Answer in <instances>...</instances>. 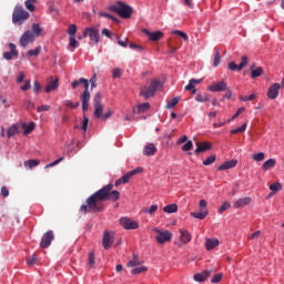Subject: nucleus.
<instances>
[{
    "mask_svg": "<svg viewBox=\"0 0 284 284\" xmlns=\"http://www.w3.org/2000/svg\"><path fill=\"white\" fill-rule=\"evenodd\" d=\"M253 161H264L265 160V153L260 152L252 155Z\"/></svg>",
    "mask_w": 284,
    "mask_h": 284,
    "instance_id": "47",
    "label": "nucleus"
},
{
    "mask_svg": "<svg viewBox=\"0 0 284 284\" xmlns=\"http://www.w3.org/2000/svg\"><path fill=\"white\" fill-rule=\"evenodd\" d=\"M280 90H281V84L280 83L272 84L268 88V91H267L268 99H271L272 101H274V99H278Z\"/></svg>",
    "mask_w": 284,
    "mask_h": 284,
    "instance_id": "15",
    "label": "nucleus"
},
{
    "mask_svg": "<svg viewBox=\"0 0 284 284\" xmlns=\"http://www.w3.org/2000/svg\"><path fill=\"white\" fill-rule=\"evenodd\" d=\"M163 212H165L166 214H174V212H179V205L169 204L163 207Z\"/></svg>",
    "mask_w": 284,
    "mask_h": 284,
    "instance_id": "31",
    "label": "nucleus"
},
{
    "mask_svg": "<svg viewBox=\"0 0 284 284\" xmlns=\"http://www.w3.org/2000/svg\"><path fill=\"white\" fill-rule=\"evenodd\" d=\"M245 130H247V123H244L242 126H239L237 129L231 130V134H239L245 132Z\"/></svg>",
    "mask_w": 284,
    "mask_h": 284,
    "instance_id": "44",
    "label": "nucleus"
},
{
    "mask_svg": "<svg viewBox=\"0 0 284 284\" xmlns=\"http://www.w3.org/2000/svg\"><path fill=\"white\" fill-rule=\"evenodd\" d=\"M114 243V233H110L109 231H104L102 237V245L104 250H110Z\"/></svg>",
    "mask_w": 284,
    "mask_h": 284,
    "instance_id": "10",
    "label": "nucleus"
},
{
    "mask_svg": "<svg viewBox=\"0 0 284 284\" xmlns=\"http://www.w3.org/2000/svg\"><path fill=\"white\" fill-rule=\"evenodd\" d=\"M245 112V106H242L240 109H237V111L235 112V114L229 120L230 121H234V119H237V116H241V113Z\"/></svg>",
    "mask_w": 284,
    "mask_h": 284,
    "instance_id": "58",
    "label": "nucleus"
},
{
    "mask_svg": "<svg viewBox=\"0 0 284 284\" xmlns=\"http://www.w3.org/2000/svg\"><path fill=\"white\" fill-rule=\"evenodd\" d=\"M153 232L158 234L155 236V241L159 243V245H165V243H170L172 241V232L170 231H161L159 229H154Z\"/></svg>",
    "mask_w": 284,
    "mask_h": 284,
    "instance_id": "6",
    "label": "nucleus"
},
{
    "mask_svg": "<svg viewBox=\"0 0 284 284\" xmlns=\"http://www.w3.org/2000/svg\"><path fill=\"white\" fill-rule=\"evenodd\" d=\"M194 148V143L192 142V140H189L183 146L182 150L183 152H190V150Z\"/></svg>",
    "mask_w": 284,
    "mask_h": 284,
    "instance_id": "51",
    "label": "nucleus"
},
{
    "mask_svg": "<svg viewBox=\"0 0 284 284\" xmlns=\"http://www.w3.org/2000/svg\"><path fill=\"white\" fill-rule=\"evenodd\" d=\"M30 19V13L23 9V7L17 6L12 13L13 23H23V21Z\"/></svg>",
    "mask_w": 284,
    "mask_h": 284,
    "instance_id": "5",
    "label": "nucleus"
},
{
    "mask_svg": "<svg viewBox=\"0 0 284 284\" xmlns=\"http://www.w3.org/2000/svg\"><path fill=\"white\" fill-rule=\"evenodd\" d=\"M230 207H232V204L230 202H224L219 209L220 214H223V212H226Z\"/></svg>",
    "mask_w": 284,
    "mask_h": 284,
    "instance_id": "48",
    "label": "nucleus"
},
{
    "mask_svg": "<svg viewBox=\"0 0 284 284\" xmlns=\"http://www.w3.org/2000/svg\"><path fill=\"white\" fill-rule=\"evenodd\" d=\"M251 70H252V72H251L252 79H256V78L261 77V74H263V69L261 67L254 69V65H253V67H251Z\"/></svg>",
    "mask_w": 284,
    "mask_h": 284,
    "instance_id": "34",
    "label": "nucleus"
},
{
    "mask_svg": "<svg viewBox=\"0 0 284 284\" xmlns=\"http://www.w3.org/2000/svg\"><path fill=\"white\" fill-rule=\"evenodd\" d=\"M149 108H151L149 102L141 103L136 106V109H133V112H136L138 114H143L144 112H148Z\"/></svg>",
    "mask_w": 284,
    "mask_h": 284,
    "instance_id": "29",
    "label": "nucleus"
},
{
    "mask_svg": "<svg viewBox=\"0 0 284 284\" xmlns=\"http://www.w3.org/2000/svg\"><path fill=\"white\" fill-rule=\"evenodd\" d=\"M64 105H67V108H71L72 110H75V108H79V102L73 104L71 100H65Z\"/></svg>",
    "mask_w": 284,
    "mask_h": 284,
    "instance_id": "60",
    "label": "nucleus"
},
{
    "mask_svg": "<svg viewBox=\"0 0 284 284\" xmlns=\"http://www.w3.org/2000/svg\"><path fill=\"white\" fill-rule=\"evenodd\" d=\"M52 241H54V232L48 231L41 239L40 247H42V250H47L49 245H52Z\"/></svg>",
    "mask_w": 284,
    "mask_h": 284,
    "instance_id": "9",
    "label": "nucleus"
},
{
    "mask_svg": "<svg viewBox=\"0 0 284 284\" xmlns=\"http://www.w3.org/2000/svg\"><path fill=\"white\" fill-rule=\"evenodd\" d=\"M90 88L84 89L82 94L80 95V100L82 101V111L88 112L90 108Z\"/></svg>",
    "mask_w": 284,
    "mask_h": 284,
    "instance_id": "11",
    "label": "nucleus"
},
{
    "mask_svg": "<svg viewBox=\"0 0 284 284\" xmlns=\"http://www.w3.org/2000/svg\"><path fill=\"white\" fill-rule=\"evenodd\" d=\"M252 203V197H241L234 202L235 210H239L240 207H245V205H250Z\"/></svg>",
    "mask_w": 284,
    "mask_h": 284,
    "instance_id": "18",
    "label": "nucleus"
},
{
    "mask_svg": "<svg viewBox=\"0 0 284 284\" xmlns=\"http://www.w3.org/2000/svg\"><path fill=\"white\" fill-rule=\"evenodd\" d=\"M93 108H94V116L95 119H101V116H103V103H101V93L98 92L95 93L94 98H93Z\"/></svg>",
    "mask_w": 284,
    "mask_h": 284,
    "instance_id": "7",
    "label": "nucleus"
},
{
    "mask_svg": "<svg viewBox=\"0 0 284 284\" xmlns=\"http://www.w3.org/2000/svg\"><path fill=\"white\" fill-rule=\"evenodd\" d=\"M34 3H37V0H27L24 2V6H26L27 10H29V12H34V10H36Z\"/></svg>",
    "mask_w": 284,
    "mask_h": 284,
    "instance_id": "36",
    "label": "nucleus"
},
{
    "mask_svg": "<svg viewBox=\"0 0 284 284\" xmlns=\"http://www.w3.org/2000/svg\"><path fill=\"white\" fill-rule=\"evenodd\" d=\"M145 36H148L149 41H161L164 34L163 31H150L148 29H143L142 31Z\"/></svg>",
    "mask_w": 284,
    "mask_h": 284,
    "instance_id": "12",
    "label": "nucleus"
},
{
    "mask_svg": "<svg viewBox=\"0 0 284 284\" xmlns=\"http://www.w3.org/2000/svg\"><path fill=\"white\" fill-rule=\"evenodd\" d=\"M68 34L69 37H73L74 34H77V24L69 26Z\"/></svg>",
    "mask_w": 284,
    "mask_h": 284,
    "instance_id": "57",
    "label": "nucleus"
},
{
    "mask_svg": "<svg viewBox=\"0 0 284 284\" xmlns=\"http://www.w3.org/2000/svg\"><path fill=\"white\" fill-rule=\"evenodd\" d=\"M31 88H32V84H31L30 80H27L24 85L21 87V90L23 92H28V90H30Z\"/></svg>",
    "mask_w": 284,
    "mask_h": 284,
    "instance_id": "63",
    "label": "nucleus"
},
{
    "mask_svg": "<svg viewBox=\"0 0 284 284\" xmlns=\"http://www.w3.org/2000/svg\"><path fill=\"white\" fill-rule=\"evenodd\" d=\"M207 214H209L207 210H201V212H192L191 216H193V219H199L200 221H203L205 220Z\"/></svg>",
    "mask_w": 284,
    "mask_h": 284,
    "instance_id": "30",
    "label": "nucleus"
},
{
    "mask_svg": "<svg viewBox=\"0 0 284 284\" xmlns=\"http://www.w3.org/2000/svg\"><path fill=\"white\" fill-rule=\"evenodd\" d=\"M128 267H138V265H141V261L134 256L131 261L128 262Z\"/></svg>",
    "mask_w": 284,
    "mask_h": 284,
    "instance_id": "43",
    "label": "nucleus"
},
{
    "mask_svg": "<svg viewBox=\"0 0 284 284\" xmlns=\"http://www.w3.org/2000/svg\"><path fill=\"white\" fill-rule=\"evenodd\" d=\"M229 70H231V72H239V64H236V62H230L227 65Z\"/></svg>",
    "mask_w": 284,
    "mask_h": 284,
    "instance_id": "61",
    "label": "nucleus"
},
{
    "mask_svg": "<svg viewBox=\"0 0 284 284\" xmlns=\"http://www.w3.org/2000/svg\"><path fill=\"white\" fill-rule=\"evenodd\" d=\"M79 85H83L84 90L90 88V83L85 78H80L79 80H74L71 82V88H73V90H75V88H79Z\"/></svg>",
    "mask_w": 284,
    "mask_h": 284,
    "instance_id": "23",
    "label": "nucleus"
},
{
    "mask_svg": "<svg viewBox=\"0 0 284 284\" xmlns=\"http://www.w3.org/2000/svg\"><path fill=\"white\" fill-rule=\"evenodd\" d=\"M161 88V81L153 80L149 87H143L140 91V97H143L144 99H150V97H154V93L156 90Z\"/></svg>",
    "mask_w": 284,
    "mask_h": 284,
    "instance_id": "4",
    "label": "nucleus"
},
{
    "mask_svg": "<svg viewBox=\"0 0 284 284\" xmlns=\"http://www.w3.org/2000/svg\"><path fill=\"white\" fill-rule=\"evenodd\" d=\"M37 261H39V257L33 254L27 260V265H29V267H32V265H37Z\"/></svg>",
    "mask_w": 284,
    "mask_h": 284,
    "instance_id": "42",
    "label": "nucleus"
},
{
    "mask_svg": "<svg viewBox=\"0 0 284 284\" xmlns=\"http://www.w3.org/2000/svg\"><path fill=\"white\" fill-rule=\"evenodd\" d=\"M141 172H143V168H136L132 171H130L129 173L124 174L121 179L123 183H128L130 181V179H132V176H135V174H141Z\"/></svg>",
    "mask_w": 284,
    "mask_h": 284,
    "instance_id": "20",
    "label": "nucleus"
},
{
    "mask_svg": "<svg viewBox=\"0 0 284 284\" xmlns=\"http://www.w3.org/2000/svg\"><path fill=\"white\" fill-rule=\"evenodd\" d=\"M59 89V79L51 80L47 85H45V92L50 93L52 90H58Z\"/></svg>",
    "mask_w": 284,
    "mask_h": 284,
    "instance_id": "26",
    "label": "nucleus"
},
{
    "mask_svg": "<svg viewBox=\"0 0 284 284\" xmlns=\"http://www.w3.org/2000/svg\"><path fill=\"white\" fill-rule=\"evenodd\" d=\"M195 101H197V103H206V101H210V95H207V93H199L195 97Z\"/></svg>",
    "mask_w": 284,
    "mask_h": 284,
    "instance_id": "33",
    "label": "nucleus"
},
{
    "mask_svg": "<svg viewBox=\"0 0 284 284\" xmlns=\"http://www.w3.org/2000/svg\"><path fill=\"white\" fill-rule=\"evenodd\" d=\"M247 63H250V59H247V55H243L242 62L239 64V72H241V70H243V68H245Z\"/></svg>",
    "mask_w": 284,
    "mask_h": 284,
    "instance_id": "45",
    "label": "nucleus"
},
{
    "mask_svg": "<svg viewBox=\"0 0 284 284\" xmlns=\"http://www.w3.org/2000/svg\"><path fill=\"white\" fill-rule=\"evenodd\" d=\"M237 163L239 161L236 160H230L219 165L217 170L219 172H222L223 170H232V168H236Z\"/></svg>",
    "mask_w": 284,
    "mask_h": 284,
    "instance_id": "19",
    "label": "nucleus"
},
{
    "mask_svg": "<svg viewBox=\"0 0 284 284\" xmlns=\"http://www.w3.org/2000/svg\"><path fill=\"white\" fill-rule=\"evenodd\" d=\"M184 90L186 92H192V94H196V87H194V84H191V82H189V84L184 88Z\"/></svg>",
    "mask_w": 284,
    "mask_h": 284,
    "instance_id": "56",
    "label": "nucleus"
},
{
    "mask_svg": "<svg viewBox=\"0 0 284 284\" xmlns=\"http://www.w3.org/2000/svg\"><path fill=\"white\" fill-rule=\"evenodd\" d=\"M143 272H148L146 266H138L131 271V274H143Z\"/></svg>",
    "mask_w": 284,
    "mask_h": 284,
    "instance_id": "46",
    "label": "nucleus"
},
{
    "mask_svg": "<svg viewBox=\"0 0 284 284\" xmlns=\"http://www.w3.org/2000/svg\"><path fill=\"white\" fill-rule=\"evenodd\" d=\"M83 37H89V39L91 41H93V43H99V30L94 29V28H88L84 32H83Z\"/></svg>",
    "mask_w": 284,
    "mask_h": 284,
    "instance_id": "13",
    "label": "nucleus"
},
{
    "mask_svg": "<svg viewBox=\"0 0 284 284\" xmlns=\"http://www.w3.org/2000/svg\"><path fill=\"white\" fill-rule=\"evenodd\" d=\"M109 10L111 12H115V14H119V17H121V19H130L132 17V12H134L132 7L125 4L121 1H118L116 4L110 6Z\"/></svg>",
    "mask_w": 284,
    "mask_h": 284,
    "instance_id": "3",
    "label": "nucleus"
},
{
    "mask_svg": "<svg viewBox=\"0 0 284 284\" xmlns=\"http://www.w3.org/2000/svg\"><path fill=\"white\" fill-rule=\"evenodd\" d=\"M144 156H154L156 154V146L152 143L148 144L143 149Z\"/></svg>",
    "mask_w": 284,
    "mask_h": 284,
    "instance_id": "24",
    "label": "nucleus"
},
{
    "mask_svg": "<svg viewBox=\"0 0 284 284\" xmlns=\"http://www.w3.org/2000/svg\"><path fill=\"white\" fill-rule=\"evenodd\" d=\"M159 210V205L153 204L150 207L142 209L143 214H150L151 216L155 214V212Z\"/></svg>",
    "mask_w": 284,
    "mask_h": 284,
    "instance_id": "32",
    "label": "nucleus"
},
{
    "mask_svg": "<svg viewBox=\"0 0 284 284\" xmlns=\"http://www.w3.org/2000/svg\"><path fill=\"white\" fill-rule=\"evenodd\" d=\"M99 17H104V19H111V21H114L115 23H119V19L114 18L112 14L100 11Z\"/></svg>",
    "mask_w": 284,
    "mask_h": 284,
    "instance_id": "41",
    "label": "nucleus"
},
{
    "mask_svg": "<svg viewBox=\"0 0 284 284\" xmlns=\"http://www.w3.org/2000/svg\"><path fill=\"white\" fill-rule=\"evenodd\" d=\"M180 234H181L180 241L184 245H187V243H190V241H192V234H190V232H187L186 230L181 229Z\"/></svg>",
    "mask_w": 284,
    "mask_h": 284,
    "instance_id": "22",
    "label": "nucleus"
},
{
    "mask_svg": "<svg viewBox=\"0 0 284 284\" xmlns=\"http://www.w3.org/2000/svg\"><path fill=\"white\" fill-rule=\"evenodd\" d=\"M181 101V98H173L171 101H169L166 103V110H172V108H174L175 105L179 104V102Z\"/></svg>",
    "mask_w": 284,
    "mask_h": 284,
    "instance_id": "38",
    "label": "nucleus"
},
{
    "mask_svg": "<svg viewBox=\"0 0 284 284\" xmlns=\"http://www.w3.org/2000/svg\"><path fill=\"white\" fill-rule=\"evenodd\" d=\"M220 242L219 239H206L205 240V247L207 252L214 250V247H219Z\"/></svg>",
    "mask_w": 284,
    "mask_h": 284,
    "instance_id": "25",
    "label": "nucleus"
},
{
    "mask_svg": "<svg viewBox=\"0 0 284 284\" xmlns=\"http://www.w3.org/2000/svg\"><path fill=\"white\" fill-rule=\"evenodd\" d=\"M216 155H210L206 158V160L203 161V165H212V163H215Z\"/></svg>",
    "mask_w": 284,
    "mask_h": 284,
    "instance_id": "50",
    "label": "nucleus"
},
{
    "mask_svg": "<svg viewBox=\"0 0 284 284\" xmlns=\"http://www.w3.org/2000/svg\"><path fill=\"white\" fill-rule=\"evenodd\" d=\"M69 45L71 47V48H79V41H77V39L74 38V36L72 37H70L69 38Z\"/></svg>",
    "mask_w": 284,
    "mask_h": 284,
    "instance_id": "53",
    "label": "nucleus"
},
{
    "mask_svg": "<svg viewBox=\"0 0 284 284\" xmlns=\"http://www.w3.org/2000/svg\"><path fill=\"white\" fill-rule=\"evenodd\" d=\"M48 111H50V105L48 104L40 105L37 109V112H48Z\"/></svg>",
    "mask_w": 284,
    "mask_h": 284,
    "instance_id": "64",
    "label": "nucleus"
},
{
    "mask_svg": "<svg viewBox=\"0 0 284 284\" xmlns=\"http://www.w3.org/2000/svg\"><path fill=\"white\" fill-rule=\"evenodd\" d=\"M222 278H223V273H217L213 276V278L211 280V283H214V284L221 283Z\"/></svg>",
    "mask_w": 284,
    "mask_h": 284,
    "instance_id": "55",
    "label": "nucleus"
},
{
    "mask_svg": "<svg viewBox=\"0 0 284 284\" xmlns=\"http://www.w3.org/2000/svg\"><path fill=\"white\" fill-rule=\"evenodd\" d=\"M270 190H272L273 194H276V192H281V190H283V185L280 182H275L270 185Z\"/></svg>",
    "mask_w": 284,
    "mask_h": 284,
    "instance_id": "37",
    "label": "nucleus"
},
{
    "mask_svg": "<svg viewBox=\"0 0 284 284\" xmlns=\"http://www.w3.org/2000/svg\"><path fill=\"white\" fill-rule=\"evenodd\" d=\"M173 34H178V37H181V39H183V41L189 40L187 33H185L183 31L175 30V31H173Z\"/></svg>",
    "mask_w": 284,
    "mask_h": 284,
    "instance_id": "54",
    "label": "nucleus"
},
{
    "mask_svg": "<svg viewBox=\"0 0 284 284\" xmlns=\"http://www.w3.org/2000/svg\"><path fill=\"white\" fill-rule=\"evenodd\" d=\"M113 187L114 184L110 183L93 193L85 200L87 204L80 206V212H83L84 214L103 212L105 210L103 201H119V199H121V193L119 191H112Z\"/></svg>",
    "mask_w": 284,
    "mask_h": 284,
    "instance_id": "1",
    "label": "nucleus"
},
{
    "mask_svg": "<svg viewBox=\"0 0 284 284\" xmlns=\"http://www.w3.org/2000/svg\"><path fill=\"white\" fill-rule=\"evenodd\" d=\"M276 166V160L274 159H268L267 161H265L262 165V170L264 172H267V170H272V168Z\"/></svg>",
    "mask_w": 284,
    "mask_h": 284,
    "instance_id": "28",
    "label": "nucleus"
},
{
    "mask_svg": "<svg viewBox=\"0 0 284 284\" xmlns=\"http://www.w3.org/2000/svg\"><path fill=\"white\" fill-rule=\"evenodd\" d=\"M41 163L39 160H28L24 162V168H28L29 170H32V168H37Z\"/></svg>",
    "mask_w": 284,
    "mask_h": 284,
    "instance_id": "35",
    "label": "nucleus"
},
{
    "mask_svg": "<svg viewBox=\"0 0 284 284\" xmlns=\"http://www.w3.org/2000/svg\"><path fill=\"white\" fill-rule=\"evenodd\" d=\"M9 48L11 52H4L3 53V59L7 61H12V57H19V51H17V44L16 43H9Z\"/></svg>",
    "mask_w": 284,
    "mask_h": 284,
    "instance_id": "16",
    "label": "nucleus"
},
{
    "mask_svg": "<svg viewBox=\"0 0 284 284\" xmlns=\"http://www.w3.org/2000/svg\"><path fill=\"white\" fill-rule=\"evenodd\" d=\"M43 28L39 23H33L31 30H27L19 40L21 48H28L30 43H34V39L41 37Z\"/></svg>",
    "mask_w": 284,
    "mask_h": 284,
    "instance_id": "2",
    "label": "nucleus"
},
{
    "mask_svg": "<svg viewBox=\"0 0 284 284\" xmlns=\"http://www.w3.org/2000/svg\"><path fill=\"white\" fill-rule=\"evenodd\" d=\"M19 128H21V124L19 123L12 124L7 132L8 139H12L14 134H19Z\"/></svg>",
    "mask_w": 284,
    "mask_h": 284,
    "instance_id": "27",
    "label": "nucleus"
},
{
    "mask_svg": "<svg viewBox=\"0 0 284 284\" xmlns=\"http://www.w3.org/2000/svg\"><path fill=\"white\" fill-rule=\"evenodd\" d=\"M210 274H212V270L203 271L202 273L194 274L193 278L194 281H196V283H203V281H206Z\"/></svg>",
    "mask_w": 284,
    "mask_h": 284,
    "instance_id": "21",
    "label": "nucleus"
},
{
    "mask_svg": "<svg viewBox=\"0 0 284 284\" xmlns=\"http://www.w3.org/2000/svg\"><path fill=\"white\" fill-rule=\"evenodd\" d=\"M39 54H41V47L31 49L27 52V57H39Z\"/></svg>",
    "mask_w": 284,
    "mask_h": 284,
    "instance_id": "40",
    "label": "nucleus"
},
{
    "mask_svg": "<svg viewBox=\"0 0 284 284\" xmlns=\"http://www.w3.org/2000/svg\"><path fill=\"white\" fill-rule=\"evenodd\" d=\"M120 225L124 230H139V223L130 217H121Z\"/></svg>",
    "mask_w": 284,
    "mask_h": 284,
    "instance_id": "8",
    "label": "nucleus"
},
{
    "mask_svg": "<svg viewBox=\"0 0 284 284\" xmlns=\"http://www.w3.org/2000/svg\"><path fill=\"white\" fill-rule=\"evenodd\" d=\"M88 265L89 267H94V252L89 253Z\"/></svg>",
    "mask_w": 284,
    "mask_h": 284,
    "instance_id": "59",
    "label": "nucleus"
},
{
    "mask_svg": "<svg viewBox=\"0 0 284 284\" xmlns=\"http://www.w3.org/2000/svg\"><path fill=\"white\" fill-rule=\"evenodd\" d=\"M64 156H61L60 159L47 164L44 168L45 170H48V168H54V165H59V163H61L62 161H64Z\"/></svg>",
    "mask_w": 284,
    "mask_h": 284,
    "instance_id": "52",
    "label": "nucleus"
},
{
    "mask_svg": "<svg viewBox=\"0 0 284 284\" xmlns=\"http://www.w3.org/2000/svg\"><path fill=\"white\" fill-rule=\"evenodd\" d=\"M225 90H227V83L225 81L213 83L207 88L209 92H225Z\"/></svg>",
    "mask_w": 284,
    "mask_h": 284,
    "instance_id": "14",
    "label": "nucleus"
},
{
    "mask_svg": "<svg viewBox=\"0 0 284 284\" xmlns=\"http://www.w3.org/2000/svg\"><path fill=\"white\" fill-rule=\"evenodd\" d=\"M22 128L24 129V134H30L34 130V122H31L29 125L22 124Z\"/></svg>",
    "mask_w": 284,
    "mask_h": 284,
    "instance_id": "49",
    "label": "nucleus"
},
{
    "mask_svg": "<svg viewBox=\"0 0 284 284\" xmlns=\"http://www.w3.org/2000/svg\"><path fill=\"white\" fill-rule=\"evenodd\" d=\"M112 114H114V111L109 110L105 113H102L101 119H103V121H108V119H110V116H112Z\"/></svg>",
    "mask_w": 284,
    "mask_h": 284,
    "instance_id": "62",
    "label": "nucleus"
},
{
    "mask_svg": "<svg viewBox=\"0 0 284 284\" xmlns=\"http://www.w3.org/2000/svg\"><path fill=\"white\" fill-rule=\"evenodd\" d=\"M220 64H221V52L219 51V49H215L213 65L214 68H219Z\"/></svg>",
    "mask_w": 284,
    "mask_h": 284,
    "instance_id": "39",
    "label": "nucleus"
},
{
    "mask_svg": "<svg viewBox=\"0 0 284 284\" xmlns=\"http://www.w3.org/2000/svg\"><path fill=\"white\" fill-rule=\"evenodd\" d=\"M196 149L194 154H201V152H207V150H212V143L210 142H196Z\"/></svg>",
    "mask_w": 284,
    "mask_h": 284,
    "instance_id": "17",
    "label": "nucleus"
}]
</instances>
